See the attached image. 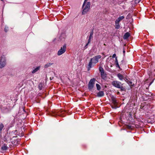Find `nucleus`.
<instances>
[{"instance_id":"obj_13","label":"nucleus","mask_w":155,"mask_h":155,"mask_svg":"<svg viewBox=\"0 0 155 155\" xmlns=\"http://www.w3.org/2000/svg\"><path fill=\"white\" fill-rule=\"evenodd\" d=\"M117 77H118L119 78V79L120 80H122L124 79V77L121 74H117Z\"/></svg>"},{"instance_id":"obj_15","label":"nucleus","mask_w":155,"mask_h":155,"mask_svg":"<svg viewBox=\"0 0 155 155\" xmlns=\"http://www.w3.org/2000/svg\"><path fill=\"white\" fill-rule=\"evenodd\" d=\"M53 64V63H48L46 64L45 65V68H48V67H49V66L52 65Z\"/></svg>"},{"instance_id":"obj_8","label":"nucleus","mask_w":155,"mask_h":155,"mask_svg":"<svg viewBox=\"0 0 155 155\" xmlns=\"http://www.w3.org/2000/svg\"><path fill=\"white\" fill-rule=\"evenodd\" d=\"M104 95V93L103 91H99L97 93V96L98 97H101L103 96Z\"/></svg>"},{"instance_id":"obj_17","label":"nucleus","mask_w":155,"mask_h":155,"mask_svg":"<svg viewBox=\"0 0 155 155\" xmlns=\"http://www.w3.org/2000/svg\"><path fill=\"white\" fill-rule=\"evenodd\" d=\"M112 103L115 105H116L117 104V102L115 98H113L112 99Z\"/></svg>"},{"instance_id":"obj_24","label":"nucleus","mask_w":155,"mask_h":155,"mask_svg":"<svg viewBox=\"0 0 155 155\" xmlns=\"http://www.w3.org/2000/svg\"><path fill=\"white\" fill-rule=\"evenodd\" d=\"M5 31L6 32V31H6V30H7V29H5Z\"/></svg>"},{"instance_id":"obj_16","label":"nucleus","mask_w":155,"mask_h":155,"mask_svg":"<svg viewBox=\"0 0 155 155\" xmlns=\"http://www.w3.org/2000/svg\"><path fill=\"white\" fill-rule=\"evenodd\" d=\"M40 68L39 67H38L37 68H36L34 70H33L32 72V73H34L35 72H36V71H37L38 70H39Z\"/></svg>"},{"instance_id":"obj_21","label":"nucleus","mask_w":155,"mask_h":155,"mask_svg":"<svg viewBox=\"0 0 155 155\" xmlns=\"http://www.w3.org/2000/svg\"><path fill=\"white\" fill-rule=\"evenodd\" d=\"M116 66L117 67H118L119 68H120V66H119V64H118V63L117 61V59H116Z\"/></svg>"},{"instance_id":"obj_10","label":"nucleus","mask_w":155,"mask_h":155,"mask_svg":"<svg viewBox=\"0 0 155 155\" xmlns=\"http://www.w3.org/2000/svg\"><path fill=\"white\" fill-rule=\"evenodd\" d=\"M101 78L104 79H105L106 78V74L104 72L101 73Z\"/></svg>"},{"instance_id":"obj_11","label":"nucleus","mask_w":155,"mask_h":155,"mask_svg":"<svg viewBox=\"0 0 155 155\" xmlns=\"http://www.w3.org/2000/svg\"><path fill=\"white\" fill-rule=\"evenodd\" d=\"M8 147L7 145L4 144L1 147L2 150H5L7 149Z\"/></svg>"},{"instance_id":"obj_9","label":"nucleus","mask_w":155,"mask_h":155,"mask_svg":"<svg viewBox=\"0 0 155 155\" xmlns=\"http://www.w3.org/2000/svg\"><path fill=\"white\" fill-rule=\"evenodd\" d=\"M130 36V34L128 32L126 33L124 36V39H127Z\"/></svg>"},{"instance_id":"obj_7","label":"nucleus","mask_w":155,"mask_h":155,"mask_svg":"<svg viewBox=\"0 0 155 155\" xmlns=\"http://www.w3.org/2000/svg\"><path fill=\"white\" fill-rule=\"evenodd\" d=\"M93 31H92L91 32H90V35H89V39H88V43L86 44L85 47L87 48V45H88L89 43L90 42L91 39L93 38Z\"/></svg>"},{"instance_id":"obj_4","label":"nucleus","mask_w":155,"mask_h":155,"mask_svg":"<svg viewBox=\"0 0 155 155\" xmlns=\"http://www.w3.org/2000/svg\"><path fill=\"white\" fill-rule=\"evenodd\" d=\"M95 80V79L94 78L91 79L90 80L88 84V88L89 89L91 90L93 88Z\"/></svg>"},{"instance_id":"obj_18","label":"nucleus","mask_w":155,"mask_h":155,"mask_svg":"<svg viewBox=\"0 0 155 155\" xmlns=\"http://www.w3.org/2000/svg\"><path fill=\"white\" fill-rule=\"evenodd\" d=\"M4 127V125L2 123H0V131H2Z\"/></svg>"},{"instance_id":"obj_23","label":"nucleus","mask_w":155,"mask_h":155,"mask_svg":"<svg viewBox=\"0 0 155 155\" xmlns=\"http://www.w3.org/2000/svg\"><path fill=\"white\" fill-rule=\"evenodd\" d=\"M123 52L124 53H125V50H124L123 51Z\"/></svg>"},{"instance_id":"obj_1","label":"nucleus","mask_w":155,"mask_h":155,"mask_svg":"<svg viewBox=\"0 0 155 155\" xmlns=\"http://www.w3.org/2000/svg\"><path fill=\"white\" fill-rule=\"evenodd\" d=\"M88 0H84L82 8V14H85L89 11L90 7V2H87Z\"/></svg>"},{"instance_id":"obj_5","label":"nucleus","mask_w":155,"mask_h":155,"mask_svg":"<svg viewBox=\"0 0 155 155\" xmlns=\"http://www.w3.org/2000/svg\"><path fill=\"white\" fill-rule=\"evenodd\" d=\"M6 64V60L5 57L3 56L1 57L0 60V68L4 67Z\"/></svg>"},{"instance_id":"obj_25","label":"nucleus","mask_w":155,"mask_h":155,"mask_svg":"<svg viewBox=\"0 0 155 155\" xmlns=\"http://www.w3.org/2000/svg\"><path fill=\"white\" fill-rule=\"evenodd\" d=\"M5 31L6 32V31H6V30H7V29H5Z\"/></svg>"},{"instance_id":"obj_27","label":"nucleus","mask_w":155,"mask_h":155,"mask_svg":"<svg viewBox=\"0 0 155 155\" xmlns=\"http://www.w3.org/2000/svg\"><path fill=\"white\" fill-rule=\"evenodd\" d=\"M129 128H130V126H129Z\"/></svg>"},{"instance_id":"obj_3","label":"nucleus","mask_w":155,"mask_h":155,"mask_svg":"<svg viewBox=\"0 0 155 155\" xmlns=\"http://www.w3.org/2000/svg\"><path fill=\"white\" fill-rule=\"evenodd\" d=\"M112 84V85L114 87L120 88L122 91L124 90V88L121 86V82L117 81H113Z\"/></svg>"},{"instance_id":"obj_2","label":"nucleus","mask_w":155,"mask_h":155,"mask_svg":"<svg viewBox=\"0 0 155 155\" xmlns=\"http://www.w3.org/2000/svg\"><path fill=\"white\" fill-rule=\"evenodd\" d=\"M101 56L100 55H98L94 56L91 58L89 63L88 65V70H90L92 67V64H95L99 61V60L101 59Z\"/></svg>"},{"instance_id":"obj_12","label":"nucleus","mask_w":155,"mask_h":155,"mask_svg":"<svg viewBox=\"0 0 155 155\" xmlns=\"http://www.w3.org/2000/svg\"><path fill=\"white\" fill-rule=\"evenodd\" d=\"M124 18V16H121L119 17L116 20V21L117 22H120V21L122 20Z\"/></svg>"},{"instance_id":"obj_6","label":"nucleus","mask_w":155,"mask_h":155,"mask_svg":"<svg viewBox=\"0 0 155 155\" xmlns=\"http://www.w3.org/2000/svg\"><path fill=\"white\" fill-rule=\"evenodd\" d=\"M66 51V45H64L58 51L57 54L59 56L64 53Z\"/></svg>"},{"instance_id":"obj_26","label":"nucleus","mask_w":155,"mask_h":155,"mask_svg":"<svg viewBox=\"0 0 155 155\" xmlns=\"http://www.w3.org/2000/svg\"><path fill=\"white\" fill-rule=\"evenodd\" d=\"M1 0L3 2L4 1V0Z\"/></svg>"},{"instance_id":"obj_14","label":"nucleus","mask_w":155,"mask_h":155,"mask_svg":"<svg viewBox=\"0 0 155 155\" xmlns=\"http://www.w3.org/2000/svg\"><path fill=\"white\" fill-rule=\"evenodd\" d=\"M115 28L116 29H119L120 27L119 23L115 21Z\"/></svg>"},{"instance_id":"obj_20","label":"nucleus","mask_w":155,"mask_h":155,"mask_svg":"<svg viewBox=\"0 0 155 155\" xmlns=\"http://www.w3.org/2000/svg\"><path fill=\"white\" fill-rule=\"evenodd\" d=\"M99 71L101 72V73H103L104 72L103 68L101 67H99Z\"/></svg>"},{"instance_id":"obj_19","label":"nucleus","mask_w":155,"mask_h":155,"mask_svg":"<svg viewBox=\"0 0 155 155\" xmlns=\"http://www.w3.org/2000/svg\"><path fill=\"white\" fill-rule=\"evenodd\" d=\"M96 86L97 88V89L98 90H100L101 89V87L100 85H99L98 84H96Z\"/></svg>"},{"instance_id":"obj_22","label":"nucleus","mask_w":155,"mask_h":155,"mask_svg":"<svg viewBox=\"0 0 155 155\" xmlns=\"http://www.w3.org/2000/svg\"><path fill=\"white\" fill-rule=\"evenodd\" d=\"M116 56V55L115 54H114L112 55V57L113 58H115Z\"/></svg>"}]
</instances>
